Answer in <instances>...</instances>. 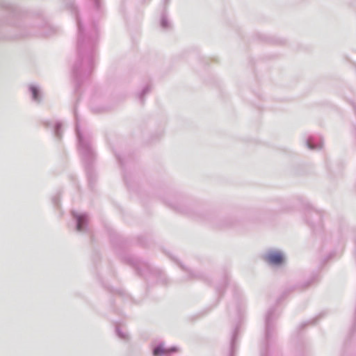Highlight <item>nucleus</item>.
<instances>
[{
    "instance_id": "nucleus-1",
    "label": "nucleus",
    "mask_w": 356,
    "mask_h": 356,
    "mask_svg": "<svg viewBox=\"0 0 356 356\" xmlns=\"http://www.w3.org/2000/svg\"><path fill=\"white\" fill-rule=\"evenodd\" d=\"M177 350L175 348H172L169 349H166L162 346H159L154 348V356H162L166 354H168L172 352H175Z\"/></svg>"
},
{
    "instance_id": "nucleus-2",
    "label": "nucleus",
    "mask_w": 356,
    "mask_h": 356,
    "mask_svg": "<svg viewBox=\"0 0 356 356\" xmlns=\"http://www.w3.org/2000/svg\"><path fill=\"white\" fill-rule=\"evenodd\" d=\"M268 261L273 264H280L283 261V257L280 253H271L268 256Z\"/></svg>"
},
{
    "instance_id": "nucleus-3",
    "label": "nucleus",
    "mask_w": 356,
    "mask_h": 356,
    "mask_svg": "<svg viewBox=\"0 0 356 356\" xmlns=\"http://www.w3.org/2000/svg\"><path fill=\"white\" fill-rule=\"evenodd\" d=\"M82 220H83V219H82V217H79V218H78L77 229H78V230H79V231L81 229V222H82Z\"/></svg>"
},
{
    "instance_id": "nucleus-4",
    "label": "nucleus",
    "mask_w": 356,
    "mask_h": 356,
    "mask_svg": "<svg viewBox=\"0 0 356 356\" xmlns=\"http://www.w3.org/2000/svg\"><path fill=\"white\" fill-rule=\"evenodd\" d=\"M33 93L34 97L36 98V90L35 89H33Z\"/></svg>"
}]
</instances>
